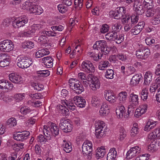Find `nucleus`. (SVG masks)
Wrapping results in <instances>:
<instances>
[{"instance_id": "nucleus-38", "label": "nucleus", "mask_w": 160, "mask_h": 160, "mask_svg": "<svg viewBox=\"0 0 160 160\" xmlns=\"http://www.w3.org/2000/svg\"><path fill=\"white\" fill-rule=\"evenodd\" d=\"M158 144L157 142H152L148 146L147 150L150 152H156L158 149Z\"/></svg>"}, {"instance_id": "nucleus-53", "label": "nucleus", "mask_w": 160, "mask_h": 160, "mask_svg": "<svg viewBox=\"0 0 160 160\" xmlns=\"http://www.w3.org/2000/svg\"><path fill=\"white\" fill-rule=\"evenodd\" d=\"M105 76L107 78L112 79L113 78L114 72L111 69H108L105 73Z\"/></svg>"}, {"instance_id": "nucleus-44", "label": "nucleus", "mask_w": 160, "mask_h": 160, "mask_svg": "<svg viewBox=\"0 0 160 160\" xmlns=\"http://www.w3.org/2000/svg\"><path fill=\"white\" fill-rule=\"evenodd\" d=\"M127 93L125 92H122L118 94L119 100L120 103H124L127 97Z\"/></svg>"}, {"instance_id": "nucleus-47", "label": "nucleus", "mask_w": 160, "mask_h": 160, "mask_svg": "<svg viewBox=\"0 0 160 160\" xmlns=\"http://www.w3.org/2000/svg\"><path fill=\"white\" fill-rule=\"evenodd\" d=\"M32 111L29 107L26 106H22L20 109V112L23 114H27L29 113H32Z\"/></svg>"}, {"instance_id": "nucleus-29", "label": "nucleus", "mask_w": 160, "mask_h": 160, "mask_svg": "<svg viewBox=\"0 0 160 160\" xmlns=\"http://www.w3.org/2000/svg\"><path fill=\"white\" fill-rule=\"evenodd\" d=\"M117 153L115 148H111L109 150L107 156V160H116Z\"/></svg>"}, {"instance_id": "nucleus-19", "label": "nucleus", "mask_w": 160, "mask_h": 160, "mask_svg": "<svg viewBox=\"0 0 160 160\" xmlns=\"http://www.w3.org/2000/svg\"><path fill=\"white\" fill-rule=\"evenodd\" d=\"M141 148L138 146H136L131 148L126 154L127 159H132L138 154L140 152Z\"/></svg>"}, {"instance_id": "nucleus-25", "label": "nucleus", "mask_w": 160, "mask_h": 160, "mask_svg": "<svg viewBox=\"0 0 160 160\" xmlns=\"http://www.w3.org/2000/svg\"><path fill=\"white\" fill-rule=\"evenodd\" d=\"M144 25L143 22H139L137 25L132 28L131 30L132 33L134 35L138 34L142 30Z\"/></svg>"}, {"instance_id": "nucleus-20", "label": "nucleus", "mask_w": 160, "mask_h": 160, "mask_svg": "<svg viewBox=\"0 0 160 160\" xmlns=\"http://www.w3.org/2000/svg\"><path fill=\"white\" fill-rule=\"evenodd\" d=\"M9 80L13 83L22 84L23 82L22 77L17 73H12L9 74Z\"/></svg>"}, {"instance_id": "nucleus-56", "label": "nucleus", "mask_w": 160, "mask_h": 160, "mask_svg": "<svg viewBox=\"0 0 160 160\" xmlns=\"http://www.w3.org/2000/svg\"><path fill=\"white\" fill-rule=\"evenodd\" d=\"M117 32H112H112L108 33L105 35L106 38L108 40H111L112 39H114L115 38V36L117 35Z\"/></svg>"}, {"instance_id": "nucleus-13", "label": "nucleus", "mask_w": 160, "mask_h": 160, "mask_svg": "<svg viewBox=\"0 0 160 160\" xmlns=\"http://www.w3.org/2000/svg\"><path fill=\"white\" fill-rule=\"evenodd\" d=\"M13 88V84L9 81L4 79L0 80V90L8 92L11 91Z\"/></svg>"}, {"instance_id": "nucleus-15", "label": "nucleus", "mask_w": 160, "mask_h": 160, "mask_svg": "<svg viewBox=\"0 0 160 160\" xmlns=\"http://www.w3.org/2000/svg\"><path fill=\"white\" fill-rule=\"evenodd\" d=\"M90 77L91 81L89 85L90 89L93 91H96L100 87V83L99 80L96 77H93L92 75L89 74L88 75Z\"/></svg>"}, {"instance_id": "nucleus-57", "label": "nucleus", "mask_w": 160, "mask_h": 160, "mask_svg": "<svg viewBox=\"0 0 160 160\" xmlns=\"http://www.w3.org/2000/svg\"><path fill=\"white\" fill-rule=\"evenodd\" d=\"M37 73L40 77H47L50 75V72L48 70L38 71Z\"/></svg>"}, {"instance_id": "nucleus-18", "label": "nucleus", "mask_w": 160, "mask_h": 160, "mask_svg": "<svg viewBox=\"0 0 160 160\" xmlns=\"http://www.w3.org/2000/svg\"><path fill=\"white\" fill-rule=\"evenodd\" d=\"M150 54V50L148 49H139L136 51V55L138 58L146 59Z\"/></svg>"}, {"instance_id": "nucleus-31", "label": "nucleus", "mask_w": 160, "mask_h": 160, "mask_svg": "<svg viewBox=\"0 0 160 160\" xmlns=\"http://www.w3.org/2000/svg\"><path fill=\"white\" fill-rule=\"evenodd\" d=\"M142 78V76L141 74H137L133 76L132 78L130 84L133 86H135L139 83L140 80Z\"/></svg>"}, {"instance_id": "nucleus-37", "label": "nucleus", "mask_w": 160, "mask_h": 160, "mask_svg": "<svg viewBox=\"0 0 160 160\" xmlns=\"http://www.w3.org/2000/svg\"><path fill=\"white\" fill-rule=\"evenodd\" d=\"M40 34V35L39 37H38L37 41L40 42L41 44L46 46V44L48 45V38L46 36L45 34L42 33ZM37 38H38V37L36 38V39H37ZM48 44L50 45V44Z\"/></svg>"}, {"instance_id": "nucleus-51", "label": "nucleus", "mask_w": 160, "mask_h": 160, "mask_svg": "<svg viewBox=\"0 0 160 160\" xmlns=\"http://www.w3.org/2000/svg\"><path fill=\"white\" fill-rule=\"evenodd\" d=\"M122 26L120 23L118 22H116L113 23L112 26V32H117L118 33V32L121 28Z\"/></svg>"}, {"instance_id": "nucleus-23", "label": "nucleus", "mask_w": 160, "mask_h": 160, "mask_svg": "<svg viewBox=\"0 0 160 160\" xmlns=\"http://www.w3.org/2000/svg\"><path fill=\"white\" fill-rule=\"evenodd\" d=\"M75 104L80 108H84L85 106L86 101L82 97L75 96L73 98Z\"/></svg>"}, {"instance_id": "nucleus-26", "label": "nucleus", "mask_w": 160, "mask_h": 160, "mask_svg": "<svg viewBox=\"0 0 160 160\" xmlns=\"http://www.w3.org/2000/svg\"><path fill=\"white\" fill-rule=\"evenodd\" d=\"M36 0H28L24 2L22 4V9L29 12L30 13V10L32 6L35 3Z\"/></svg>"}, {"instance_id": "nucleus-7", "label": "nucleus", "mask_w": 160, "mask_h": 160, "mask_svg": "<svg viewBox=\"0 0 160 160\" xmlns=\"http://www.w3.org/2000/svg\"><path fill=\"white\" fill-rule=\"evenodd\" d=\"M129 104L128 106V112H133L134 108L139 104V98L138 95L133 92L131 93L129 98Z\"/></svg>"}, {"instance_id": "nucleus-6", "label": "nucleus", "mask_w": 160, "mask_h": 160, "mask_svg": "<svg viewBox=\"0 0 160 160\" xmlns=\"http://www.w3.org/2000/svg\"><path fill=\"white\" fill-rule=\"evenodd\" d=\"M93 47L95 50H98L100 49L101 52L103 53L104 55L108 53L110 51V48L107 47L106 42L104 40L96 41Z\"/></svg>"}, {"instance_id": "nucleus-11", "label": "nucleus", "mask_w": 160, "mask_h": 160, "mask_svg": "<svg viewBox=\"0 0 160 160\" xmlns=\"http://www.w3.org/2000/svg\"><path fill=\"white\" fill-rule=\"evenodd\" d=\"M126 12V9L124 7H119L117 8L116 11H110L109 14L110 17L113 18L115 19H118L124 17Z\"/></svg>"}, {"instance_id": "nucleus-2", "label": "nucleus", "mask_w": 160, "mask_h": 160, "mask_svg": "<svg viewBox=\"0 0 160 160\" xmlns=\"http://www.w3.org/2000/svg\"><path fill=\"white\" fill-rule=\"evenodd\" d=\"M45 28L44 24H33L31 27L27 28L22 32V36L32 37L37 31Z\"/></svg>"}, {"instance_id": "nucleus-22", "label": "nucleus", "mask_w": 160, "mask_h": 160, "mask_svg": "<svg viewBox=\"0 0 160 160\" xmlns=\"http://www.w3.org/2000/svg\"><path fill=\"white\" fill-rule=\"evenodd\" d=\"M125 108L124 106H120L118 109H117L116 110V113L117 116L119 118H122V117H124L125 118H128L129 114L131 112H129L127 111V113L125 114Z\"/></svg>"}, {"instance_id": "nucleus-43", "label": "nucleus", "mask_w": 160, "mask_h": 160, "mask_svg": "<svg viewBox=\"0 0 160 160\" xmlns=\"http://www.w3.org/2000/svg\"><path fill=\"white\" fill-rule=\"evenodd\" d=\"M22 47L24 48L32 49L34 46V43L31 41H27L23 42L22 44Z\"/></svg>"}, {"instance_id": "nucleus-27", "label": "nucleus", "mask_w": 160, "mask_h": 160, "mask_svg": "<svg viewBox=\"0 0 160 160\" xmlns=\"http://www.w3.org/2000/svg\"><path fill=\"white\" fill-rule=\"evenodd\" d=\"M62 103L63 105H66L68 108L72 111H74L76 108V107L73 103L72 98H70L68 100H62Z\"/></svg>"}, {"instance_id": "nucleus-54", "label": "nucleus", "mask_w": 160, "mask_h": 160, "mask_svg": "<svg viewBox=\"0 0 160 160\" xmlns=\"http://www.w3.org/2000/svg\"><path fill=\"white\" fill-rule=\"evenodd\" d=\"M32 86L34 88V90L38 91H41L44 88V86L42 84L33 82L32 84Z\"/></svg>"}, {"instance_id": "nucleus-61", "label": "nucleus", "mask_w": 160, "mask_h": 160, "mask_svg": "<svg viewBox=\"0 0 160 160\" xmlns=\"http://www.w3.org/2000/svg\"><path fill=\"white\" fill-rule=\"evenodd\" d=\"M24 93H18L14 95V98L15 99L17 102H19L24 99Z\"/></svg>"}, {"instance_id": "nucleus-58", "label": "nucleus", "mask_w": 160, "mask_h": 160, "mask_svg": "<svg viewBox=\"0 0 160 160\" xmlns=\"http://www.w3.org/2000/svg\"><path fill=\"white\" fill-rule=\"evenodd\" d=\"M151 23L153 25H157L160 23V14L155 16L152 19Z\"/></svg>"}, {"instance_id": "nucleus-40", "label": "nucleus", "mask_w": 160, "mask_h": 160, "mask_svg": "<svg viewBox=\"0 0 160 160\" xmlns=\"http://www.w3.org/2000/svg\"><path fill=\"white\" fill-rule=\"evenodd\" d=\"M138 124L136 122L133 123L132 129L131 130V136L133 137L136 136L138 133Z\"/></svg>"}, {"instance_id": "nucleus-55", "label": "nucleus", "mask_w": 160, "mask_h": 160, "mask_svg": "<svg viewBox=\"0 0 160 160\" xmlns=\"http://www.w3.org/2000/svg\"><path fill=\"white\" fill-rule=\"evenodd\" d=\"M82 52V49L81 45L79 44L77 45L75 48V49L73 51L72 53H71L70 56L71 58H72L74 55L75 52H79V54L81 53Z\"/></svg>"}, {"instance_id": "nucleus-48", "label": "nucleus", "mask_w": 160, "mask_h": 160, "mask_svg": "<svg viewBox=\"0 0 160 160\" xmlns=\"http://www.w3.org/2000/svg\"><path fill=\"white\" fill-rule=\"evenodd\" d=\"M17 122L15 118H10L6 122L7 125L9 127H12L16 125Z\"/></svg>"}, {"instance_id": "nucleus-41", "label": "nucleus", "mask_w": 160, "mask_h": 160, "mask_svg": "<svg viewBox=\"0 0 160 160\" xmlns=\"http://www.w3.org/2000/svg\"><path fill=\"white\" fill-rule=\"evenodd\" d=\"M74 89L78 94L81 93L84 91L82 86L79 82H77L74 84Z\"/></svg>"}, {"instance_id": "nucleus-33", "label": "nucleus", "mask_w": 160, "mask_h": 160, "mask_svg": "<svg viewBox=\"0 0 160 160\" xmlns=\"http://www.w3.org/2000/svg\"><path fill=\"white\" fill-rule=\"evenodd\" d=\"M43 9L40 6L36 5L35 3H34L33 6H32V8L31 9L30 13L40 15L43 12Z\"/></svg>"}, {"instance_id": "nucleus-62", "label": "nucleus", "mask_w": 160, "mask_h": 160, "mask_svg": "<svg viewBox=\"0 0 160 160\" xmlns=\"http://www.w3.org/2000/svg\"><path fill=\"white\" fill-rule=\"evenodd\" d=\"M24 144L21 143H14L12 146V148L14 150L17 151L20 150L21 149L23 148Z\"/></svg>"}, {"instance_id": "nucleus-39", "label": "nucleus", "mask_w": 160, "mask_h": 160, "mask_svg": "<svg viewBox=\"0 0 160 160\" xmlns=\"http://www.w3.org/2000/svg\"><path fill=\"white\" fill-rule=\"evenodd\" d=\"M55 30H50L48 31L44 30L41 31L39 32L40 33L45 34L46 36L48 37H56L58 35V33L55 31Z\"/></svg>"}, {"instance_id": "nucleus-42", "label": "nucleus", "mask_w": 160, "mask_h": 160, "mask_svg": "<svg viewBox=\"0 0 160 160\" xmlns=\"http://www.w3.org/2000/svg\"><path fill=\"white\" fill-rule=\"evenodd\" d=\"M63 142H64L63 145L64 150L67 153L70 152L72 150V148L71 142H66L65 140H64Z\"/></svg>"}, {"instance_id": "nucleus-63", "label": "nucleus", "mask_w": 160, "mask_h": 160, "mask_svg": "<svg viewBox=\"0 0 160 160\" xmlns=\"http://www.w3.org/2000/svg\"><path fill=\"white\" fill-rule=\"evenodd\" d=\"M150 155L148 154H145L137 157L135 160H148Z\"/></svg>"}, {"instance_id": "nucleus-24", "label": "nucleus", "mask_w": 160, "mask_h": 160, "mask_svg": "<svg viewBox=\"0 0 160 160\" xmlns=\"http://www.w3.org/2000/svg\"><path fill=\"white\" fill-rule=\"evenodd\" d=\"M104 95L106 100L110 103H114L117 100V97L114 94L111 93L109 90L106 91L104 92Z\"/></svg>"}, {"instance_id": "nucleus-3", "label": "nucleus", "mask_w": 160, "mask_h": 160, "mask_svg": "<svg viewBox=\"0 0 160 160\" xmlns=\"http://www.w3.org/2000/svg\"><path fill=\"white\" fill-rule=\"evenodd\" d=\"M82 154L84 156H87L88 159L90 160L92 158L93 144L91 141H85L82 145Z\"/></svg>"}, {"instance_id": "nucleus-49", "label": "nucleus", "mask_w": 160, "mask_h": 160, "mask_svg": "<svg viewBox=\"0 0 160 160\" xmlns=\"http://www.w3.org/2000/svg\"><path fill=\"white\" fill-rule=\"evenodd\" d=\"M119 134L118 139L120 141H122L125 138L126 136V132L123 127L119 129Z\"/></svg>"}, {"instance_id": "nucleus-59", "label": "nucleus", "mask_w": 160, "mask_h": 160, "mask_svg": "<svg viewBox=\"0 0 160 160\" xmlns=\"http://www.w3.org/2000/svg\"><path fill=\"white\" fill-rule=\"evenodd\" d=\"M59 112L62 114L63 115L65 116H67L69 114L68 110L63 107L62 105L60 106Z\"/></svg>"}, {"instance_id": "nucleus-4", "label": "nucleus", "mask_w": 160, "mask_h": 160, "mask_svg": "<svg viewBox=\"0 0 160 160\" xmlns=\"http://www.w3.org/2000/svg\"><path fill=\"white\" fill-rule=\"evenodd\" d=\"M43 130L44 135L47 137H50V139L51 138L52 135L55 136L59 134V128L54 123H52L48 127L44 126Z\"/></svg>"}, {"instance_id": "nucleus-12", "label": "nucleus", "mask_w": 160, "mask_h": 160, "mask_svg": "<svg viewBox=\"0 0 160 160\" xmlns=\"http://www.w3.org/2000/svg\"><path fill=\"white\" fill-rule=\"evenodd\" d=\"M59 126L64 132H70L72 130V126L69 120L62 118L60 120Z\"/></svg>"}, {"instance_id": "nucleus-36", "label": "nucleus", "mask_w": 160, "mask_h": 160, "mask_svg": "<svg viewBox=\"0 0 160 160\" xmlns=\"http://www.w3.org/2000/svg\"><path fill=\"white\" fill-rule=\"evenodd\" d=\"M101 98L97 95L93 96L91 100V103L93 107H98L100 104Z\"/></svg>"}, {"instance_id": "nucleus-64", "label": "nucleus", "mask_w": 160, "mask_h": 160, "mask_svg": "<svg viewBox=\"0 0 160 160\" xmlns=\"http://www.w3.org/2000/svg\"><path fill=\"white\" fill-rule=\"evenodd\" d=\"M126 74L129 75L133 74L135 71V69L133 67L129 66L126 68Z\"/></svg>"}, {"instance_id": "nucleus-14", "label": "nucleus", "mask_w": 160, "mask_h": 160, "mask_svg": "<svg viewBox=\"0 0 160 160\" xmlns=\"http://www.w3.org/2000/svg\"><path fill=\"white\" fill-rule=\"evenodd\" d=\"M148 108V105L146 104L140 105L136 109L134 116L136 118H140L142 115L147 112Z\"/></svg>"}, {"instance_id": "nucleus-10", "label": "nucleus", "mask_w": 160, "mask_h": 160, "mask_svg": "<svg viewBox=\"0 0 160 160\" xmlns=\"http://www.w3.org/2000/svg\"><path fill=\"white\" fill-rule=\"evenodd\" d=\"M80 67L81 70L88 73H94L95 71V68L93 64L88 61H83Z\"/></svg>"}, {"instance_id": "nucleus-17", "label": "nucleus", "mask_w": 160, "mask_h": 160, "mask_svg": "<svg viewBox=\"0 0 160 160\" xmlns=\"http://www.w3.org/2000/svg\"><path fill=\"white\" fill-rule=\"evenodd\" d=\"M109 106L106 103L103 102L102 104L99 111V115L101 117H104L108 115L110 113Z\"/></svg>"}, {"instance_id": "nucleus-9", "label": "nucleus", "mask_w": 160, "mask_h": 160, "mask_svg": "<svg viewBox=\"0 0 160 160\" xmlns=\"http://www.w3.org/2000/svg\"><path fill=\"white\" fill-rule=\"evenodd\" d=\"M28 22V19L25 16L16 18L12 22V25L15 28H19L24 26Z\"/></svg>"}, {"instance_id": "nucleus-46", "label": "nucleus", "mask_w": 160, "mask_h": 160, "mask_svg": "<svg viewBox=\"0 0 160 160\" xmlns=\"http://www.w3.org/2000/svg\"><path fill=\"white\" fill-rule=\"evenodd\" d=\"M140 94L142 96L141 97L143 100L144 101H146L148 99V88L146 87H143Z\"/></svg>"}, {"instance_id": "nucleus-60", "label": "nucleus", "mask_w": 160, "mask_h": 160, "mask_svg": "<svg viewBox=\"0 0 160 160\" xmlns=\"http://www.w3.org/2000/svg\"><path fill=\"white\" fill-rule=\"evenodd\" d=\"M155 12V10L153 8H149L146 12V16L148 17H152L154 15Z\"/></svg>"}, {"instance_id": "nucleus-21", "label": "nucleus", "mask_w": 160, "mask_h": 160, "mask_svg": "<svg viewBox=\"0 0 160 160\" xmlns=\"http://www.w3.org/2000/svg\"><path fill=\"white\" fill-rule=\"evenodd\" d=\"M7 54H0V67H4L8 66L11 59L9 56L6 55Z\"/></svg>"}, {"instance_id": "nucleus-52", "label": "nucleus", "mask_w": 160, "mask_h": 160, "mask_svg": "<svg viewBox=\"0 0 160 160\" xmlns=\"http://www.w3.org/2000/svg\"><path fill=\"white\" fill-rule=\"evenodd\" d=\"M115 37L114 40H115L116 42L118 44L121 43L124 39L123 35V34L119 35L118 33H117V35Z\"/></svg>"}, {"instance_id": "nucleus-28", "label": "nucleus", "mask_w": 160, "mask_h": 160, "mask_svg": "<svg viewBox=\"0 0 160 160\" xmlns=\"http://www.w3.org/2000/svg\"><path fill=\"white\" fill-rule=\"evenodd\" d=\"M96 158L98 159L103 158L106 152L105 147L102 146L98 148L96 150Z\"/></svg>"}, {"instance_id": "nucleus-5", "label": "nucleus", "mask_w": 160, "mask_h": 160, "mask_svg": "<svg viewBox=\"0 0 160 160\" xmlns=\"http://www.w3.org/2000/svg\"><path fill=\"white\" fill-rule=\"evenodd\" d=\"M13 42L10 39H6L0 42V51L9 52L14 49Z\"/></svg>"}, {"instance_id": "nucleus-50", "label": "nucleus", "mask_w": 160, "mask_h": 160, "mask_svg": "<svg viewBox=\"0 0 160 160\" xmlns=\"http://www.w3.org/2000/svg\"><path fill=\"white\" fill-rule=\"evenodd\" d=\"M28 103V104L35 107H39L42 105V102L41 101L38 100L34 101L32 99L29 100Z\"/></svg>"}, {"instance_id": "nucleus-45", "label": "nucleus", "mask_w": 160, "mask_h": 160, "mask_svg": "<svg viewBox=\"0 0 160 160\" xmlns=\"http://www.w3.org/2000/svg\"><path fill=\"white\" fill-rule=\"evenodd\" d=\"M109 62L107 61H101L98 65V68L101 70H103L105 68L110 66Z\"/></svg>"}, {"instance_id": "nucleus-34", "label": "nucleus", "mask_w": 160, "mask_h": 160, "mask_svg": "<svg viewBox=\"0 0 160 160\" xmlns=\"http://www.w3.org/2000/svg\"><path fill=\"white\" fill-rule=\"evenodd\" d=\"M42 60L43 61L44 64L48 68L52 67L53 64V59L50 56H47L42 58Z\"/></svg>"}, {"instance_id": "nucleus-30", "label": "nucleus", "mask_w": 160, "mask_h": 160, "mask_svg": "<svg viewBox=\"0 0 160 160\" xmlns=\"http://www.w3.org/2000/svg\"><path fill=\"white\" fill-rule=\"evenodd\" d=\"M156 122V121H154L152 119L148 120L146 122L144 127V131L146 132L149 131L155 126Z\"/></svg>"}, {"instance_id": "nucleus-16", "label": "nucleus", "mask_w": 160, "mask_h": 160, "mask_svg": "<svg viewBox=\"0 0 160 160\" xmlns=\"http://www.w3.org/2000/svg\"><path fill=\"white\" fill-rule=\"evenodd\" d=\"M30 134L28 131L23 132L22 133L17 132L13 134V138L18 141H23L28 138Z\"/></svg>"}, {"instance_id": "nucleus-8", "label": "nucleus", "mask_w": 160, "mask_h": 160, "mask_svg": "<svg viewBox=\"0 0 160 160\" xmlns=\"http://www.w3.org/2000/svg\"><path fill=\"white\" fill-rule=\"evenodd\" d=\"M16 62L17 66L23 69L29 67L32 63L31 59H26V58L23 56L18 57Z\"/></svg>"}, {"instance_id": "nucleus-32", "label": "nucleus", "mask_w": 160, "mask_h": 160, "mask_svg": "<svg viewBox=\"0 0 160 160\" xmlns=\"http://www.w3.org/2000/svg\"><path fill=\"white\" fill-rule=\"evenodd\" d=\"M152 74L150 71H147L144 75V79L143 84L146 85H149L152 80Z\"/></svg>"}, {"instance_id": "nucleus-35", "label": "nucleus", "mask_w": 160, "mask_h": 160, "mask_svg": "<svg viewBox=\"0 0 160 160\" xmlns=\"http://www.w3.org/2000/svg\"><path fill=\"white\" fill-rule=\"evenodd\" d=\"M50 53L48 49L46 48L38 50L35 53V56L37 58H40L44 56L49 54Z\"/></svg>"}, {"instance_id": "nucleus-1", "label": "nucleus", "mask_w": 160, "mask_h": 160, "mask_svg": "<svg viewBox=\"0 0 160 160\" xmlns=\"http://www.w3.org/2000/svg\"><path fill=\"white\" fill-rule=\"evenodd\" d=\"M95 135L97 138L104 137L108 130L106 123L102 121L96 120L95 123Z\"/></svg>"}]
</instances>
